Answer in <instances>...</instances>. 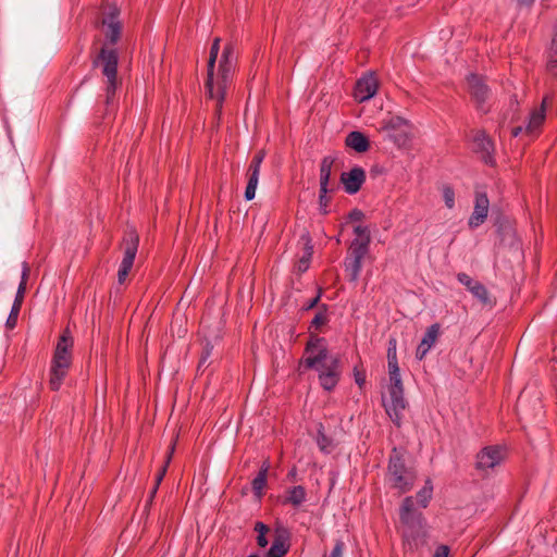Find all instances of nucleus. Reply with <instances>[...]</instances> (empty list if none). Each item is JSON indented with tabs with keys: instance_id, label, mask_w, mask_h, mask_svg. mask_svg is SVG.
I'll return each instance as SVG.
<instances>
[{
	"instance_id": "f257e3e1",
	"label": "nucleus",
	"mask_w": 557,
	"mask_h": 557,
	"mask_svg": "<svg viewBox=\"0 0 557 557\" xmlns=\"http://www.w3.org/2000/svg\"><path fill=\"white\" fill-rule=\"evenodd\" d=\"M220 41L221 39L219 37L214 38L210 48L206 81V89L209 98L215 100V115L219 119L222 113L226 88L232 82L235 64L234 47L226 45L219 61L218 73L216 75L214 74V66L220 51Z\"/></svg>"
},
{
	"instance_id": "f03ea898",
	"label": "nucleus",
	"mask_w": 557,
	"mask_h": 557,
	"mask_svg": "<svg viewBox=\"0 0 557 557\" xmlns=\"http://www.w3.org/2000/svg\"><path fill=\"white\" fill-rule=\"evenodd\" d=\"M304 363L306 368L315 369L319 372V381L325 391H332L341 377V363L335 355H331L324 345L323 338L311 337L307 343Z\"/></svg>"
},
{
	"instance_id": "7ed1b4c3",
	"label": "nucleus",
	"mask_w": 557,
	"mask_h": 557,
	"mask_svg": "<svg viewBox=\"0 0 557 557\" xmlns=\"http://www.w3.org/2000/svg\"><path fill=\"white\" fill-rule=\"evenodd\" d=\"M399 520L405 541L411 548L413 546L417 547L419 542L425 536L424 519L422 513L414 509V503L411 496L403 500L399 510Z\"/></svg>"
},
{
	"instance_id": "20e7f679",
	"label": "nucleus",
	"mask_w": 557,
	"mask_h": 557,
	"mask_svg": "<svg viewBox=\"0 0 557 557\" xmlns=\"http://www.w3.org/2000/svg\"><path fill=\"white\" fill-rule=\"evenodd\" d=\"M119 54L115 49L102 47L97 58L94 60V66H100L104 77L106 106L109 109L114 101L115 92L121 86L122 81L117 77Z\"/></svg>"
},
{
	"instance_id": "39448f33",
	"label": "nucleus",
	"mask_w": 557,
	"mask_h": 557,
	"mask_svg": "<svg viewBox=\"0 0 557 557\" xmlns=\"http://www.w3.org/2000/svg\"><path fill=\"white\" fill-rule=\"evenodd\" d=\"M72 347L73 338L70 331L66 329L59 338L52 359L49 380V385L52 391H58L61 387L67 374L72 363Z\"/></svg>"
},
{
	"instance_id": "423d86ee",
	"label": "nucleus",
	"mask_w": 557,
	"mask_h": 557,
	"mask_svg": "<svg viewBox=\"0 0 557 557\" xmlns=\"http://www.w3.org/2000/svg\"><path fill=\"white\" fill-rule=\"evenodd\" d=\"M387 478L391 486L398 490L399 493L411 490L414 484V473L405 466L396 448L393 449V454L389 457Z\"/></svg>"
},
{
	"instance_id": "0eeeda50",
	"label": "nucleus",
	"mask_w": 557,
	"mask_h": 557,
	"mask_svg": "<svg viewBox=\"0 0 557 557\" xmlns=\"http://www.w3.org/2000/svg\"><path fill=\"white\" fill-rule=\"evenodd\" d=\"M139 244V236L135 230H129L126 232L123 242V259L117 272V281L120 284H123L133 268L134 260L137 253Z\"/></svg>"
},
{
	"instance_id": "6e6552de",
	"label": "nucleus",
	"mask_w": 557,
	"mask_h": 557,
	"mask_svg": "<svg viewBox=\"0 0 557 557\" xmlns=\"http://www.w3.org/2000/svg\"><path fill=\"white\" fill-rule=\"evenodd\" d=\"M382 129L388 133L389 138L398 146L406 147L411 138V124L401 116H391L383 122Z\"/></svg>"
},
{
	"instance_id": "1a4fd4ad",
	"label": "nucleus",
	"mask_w": 557,
	"mask_h": 557,
	"mask_svg": "<svg viewBox=\"0 0 557 557\" xmlns=\"http://www.w3.org/2000/svg\"><path fill=\"white\" fill-rule=\"evenodd\" d=\"M468 90L476 104V109L487 112L486 102L490 97V89L482 76L470 74L467 77Z\"/></svg>"
},
{
	"instance_id": "9d476101",
	"label": "nucleus",
	"mask_w": 557,
	"mask_h": 557,
	"mask_svg": "<svg viewBox=\"0 0 557 557\" xmlns=\"http://www.w3.org/2000/svg\"><path fill=\"white\" fill-rule=\"evenodd\" d=\"M120 10L115 5H110L103 11L102 25L104 27L106 38L110 44L117 42L121 36L122 25L119 21Z\"/></svg>"
},
{
	"instance_id": "9b49d317",
	"label": "nucleus",
	"mask_w": 557,
	"mask_h": 557,
	"mask_svg": "<svg viewBox=\"0 0 557 557\" xmlns=\"http://www.w3.org/2000/svg\"><path fill=\"white\" fill-rule=\"evenodd\" d=\"M504 459L505 453L500 447L487 446L476 455L475 467L478 470L487 471L499 466Z\"/></svg>"
},
{
	"instance_id": "f8f14e48",
	"label": "nucleus",
	"mask_w": 557,
	"mask_h": 557,
	"mask_svg": "<svg viewBox=\"0 0 557 557\" xmlns=\"http://www.w3.org/2000/svg\"><path fill=\"white\" fill-rule=\"evenodd\" d=\"M383 403L389 418L399 425L401 412L406 408L404 389L388 388V399H384Z\"/></svg>"
},
{
	"instance_id": "ddd939ff",
	"label": "nucleus",
	"mask_w": 557,
	"mask_h": 557,
	"mask_svg": "<svg viewBox=\"0 0 557 557\" xmlns=\"http://www.w3.org/2000/svg\"><path fill=\"white\" fill-rule=\"evenodd\" d=\"M377 79L373 74L361 77L357 83L354 91L355 99L359 102L371 99L377 91Z\"/></svg>"
},
{
	"instance_id": "4468645a",
	"label": "nucleus",
	"mask_w": 557,
	"mask_h": 557,
	"mask_svg": "<svg viewBox=\"0 0 557 557\" xmlns=\"http://www.w3.org/2000/svg\"><path fill=\"white\" fill-rule=\"evenodd\" d=\"M490 201L485 193L475 191V202L473 212L469 219V226L475 228L484 223L487 218Z\"/></svg>"
},
{
	"instance_id": "2eb2a0df",
	"label": "nucleus",
	"mask_w": 557,
	"mask_h": 557,
	"mask_svg": "<svg viewBox=\"0 0 557 557\" xmlns=\"http://www.w3.org/2000/svg\"><path fill=\"white\" fill-rule=\"evenodd\" d=\"M366 181V172L362 168L356 166L349 172H343L341 183L347 194L354 195L358 193Z\"/></svg>"
},
{
	"instance_id": "dca6fc26",
	"label": "nucleus",
	"mask_w": 557,
	"mask_h": 557,
	"mask_svg": "<svg viewBox=\"0 0 557 557\" xmlns=\"http://www.w3.org/2000/svg\"><path fill=\"white\" fill-rule=\"evenodd\" d=\"M473 150L481 154L485 163L492 162L494 145L490 137L483 131H476L473 137Z\"/></svg>"
},
{
	"instance_id": "f3484780",
	"label": "nucleus",
	"mask_w": 557,
	"mask_h": 557,
	"mask_svg": "<svg viewBox=\"0 0 557 557\" xmlns=\"http://www.w3.org/2000/svg\"><path fill=\"white\" fill-rule=\"evenodd\" d=\"M440 331H441V327H440V324H437V323L432 324L430 327H428V330H426V332L416 351V357L419 360H422L425 357V355L428 354V351L431 349V347L436 343V341L440 336Z\"/></svg>"
},
{
	"instance_id": "a211bd4d",
	"label": "nucleus",
	"mask_w": 557,
	"mask_h": 557,
	"mask_svg": "<svg viewBox=\"0 0 557 557\" xmlns=\"http://www.w3.org/2000/svg\"><path fill=\"white\" fill-rule=\"evenodd\" d=\"M345 144L359 153L366 152L369 149V139L358 131L350 132L345 139Z\"/></svg>"
},
{
	"instance_id": "6ab92c4d",
	"label": "nucleus",
	"mask_w": 557,
	"mask_h": 557,
	"mask_svg": "<svg viewBox=\"0 0 557 557\" xmlns=\"http://www.w3.org/2000/svg\"><path fill=\"white\" fill-rule=\"evenodd\" d=\"M335 159L333 157H324L320 164V187L321 191H325L329 188V182L331 177L332 166Z\"/></svg>"
},
{
	"instance_id": "aec40b11",
	"label": "nucleus",
	"mask_w": 557,
	"mask_h": 557,
	"mask_svg": "<svg viewBox=\"0 0 557 557\" xmlns=\"http://www.w3.org/2000/svg\"><path fill=\"white\" fill-rule=\"evenodd\" d=\"M472 296L479 300L483 308H493L496 304V299L490 294L487 288L483 284H478L471 292Z\"/></svg>"
},
{
	"instance_id": "412c9836",
	"label": "nucleus",
	"mask_w": 557,
	"mask_h": 557,
	"mask_svg": "<svg viewBox=\"0 0 557 557\" xmlns=\"http://www.w3.org/2000/svg\"><path fill=\"white\" fill-rule=\"evenodd\" d=\"M306 500V490L301 485L294 486L286 492L284 504H290L294 507L300 506Z\"/></svg>"
},
{
	"instance_id": "4be33fe9",
	"label": "nucleus",
	"mask_w": 557,
	"mask_h": 557,
	"mask_svg": "<svg viewBox=\"0 0 557 557\" xmlns=\"http://www.w3.org/2000/svg\"><path fill=\"white\" fill-rule=\"evenodd\" d=\"M288 550L285 544V537L282 534L276 535L274 539L267 557H284Z\"/></svg>"
},
{
	"instance_id": "5701e85b",
	"label": "nucleus",
	"mask_w": 557,
	"mask_h": 557,
	"mask_svg": "<svg viewBox=\"0 0 557 557\" xmlns=\"http://www.w3.org/2000/svg\"><path fill=\"white\" fill-rule=\"evenodd\" d=\"M369 245V240L354 239L349 248V257L362 260L368 253Z\"/></svg>"
},
{
	"instance_id": "b1692460",
	"label": "nucleus",
	"mask_w": 557,
	"mask_h": 557,
	"mask_svg": "<svg viewBox=\"0 0 557 557\" xmlns=\"http://www.w3.org/2000/svg\"><path fill=\"white\" fill-rule=\"evenodd\" d=\"M269 463L264 462L258 473V475L252 481V490L256 495L261 496L262 490L265 486L267 483V475L269 470Z\"/></svg>"
},
{
	"instance_id": "393cba45",
	"label": "nucleus",
	"mask_w": 557,
	"mask_h": 557,
	"mask_svg": "<svg viewBox=\"0 0 557 557\" xmlns=\"http://www.w3.org/2000/svg\"><path fill=\"white\" fill-rule=\"evenodd\" d=\"M345 267L350 281L356 282L362 268V260L349 257L345 263Z\"/></svg>"
},
{
	"instance_id": "a878e982",
	"label": "nucleus",
	"mask_w": 557,
	"mask_h": 557,
	"mask_svg": "<svg viewBox=\"0 0 557 557\" xmlns=\"http://www.w3.org/2000/svg\"><path fill=\"white\" fill-rule=\"evenodd\" d=\"M545 120V112H543V109H534L531 112L530 120L527 126L528 133H533L536 129L540 128V126L543 124Z\"/></svg>"
},
{
	"instance_id": "bb28decb",
	"label": "nucleus",
	"mask_w": 557,
	"mask_h": 557,
	"mask_svg": "<svg viewBox=\"0 0 557 557\" xmlns=\"http://www.w3.org/2000/svg\"><path fill=\"white\" fill-rule=\"evenodd\" d=\"M174 449H175V444L173 443L169 449V453L166 455V459H165V463L164 466L161 468V470L159 471L157 478H156V484L151 491V495H150V498H149V502L152 500L154 494L157 493V490H158V486L159 484L161 483V481L163 480L164 475H165V472H166V468L172 459V456L174 454Z\"/></svg>"
},
{
	"instance_id": "cd10ccee",
	"label": "nucleus",
	"mask_w": 557,
	"mask_h": 557,
	"mask_svg": "<svg viewBox=\"0 0 557 557\" xmlns=\"http://www.w3.org/2000/svg\"><path fill=\"white\" fill-rule=\"evenodd\" d=\"M259 174L260 173L247 172L248 183L245 190L246 200H252L255 198L259 182Z\"/></svg>"
},
{
	"instance_id": "c85d7f7f",
	"label": "nucleus",
	"mask_w": 557,
	"mask_h": 557,
	"mask_svg": "<svg viewBox=\"0 0 557 557\" xmlns=\"http://www.w3.org/2000/svg\"><path fill=\"white\" fill-rule=\"evenodd\" d=\"M433 486L430 479L426 480L425 485L417 493V499L421 507L425 508L432 498Z\"/></svg>"
},
{
	"instance_id": "c756f323",
	"label": "nucleus",
	"mask_w": 557,
	"mask_h": 557,
	"mask_svg": "<svg viewBox=\"0 0 557 557\" xmlns=\"http://www.w3.org/2000/svg\"><path fill=\"white\" fill-rule=\"evenodd\" d=\"M547 71L550 75L557 76V35L552 42L550 52L547 61Z\"/></svg>"
},
{
	"instance_id": "7c9ffc66",
	"label": "nucleus",
	"mask_w": 557,
	"mask_h": 557,
	"mask_svg": "<svg viewBox=\"0 0 557 557\" xmlns=\"http://www.w3.org/2000/svg\"><path fill=\"white\" fill-rule=\"evenodd\" d=\"M388 374H389V386L388 388H395L396 391L404 389L403 382L400 377L399 367L398 366H388Z\"/></svg>"
},
{
	"instance_id": "2f4dec72",
	"label": "nucleus",
	"mask_w": 557,
	"mask_h": 557,
	"mask_svg": "<svg viewBox=\"0 0 557 557\" xmlns=\"http://www.w3.org/2000/svg\"><path fill=\"white\" fill-rule=\"evenodd\" d=\"M388 374H389V386L388 388H395L396 391L404 389L403 382L400 377L399 367L398 366H388Z\"/></svg>"
},
{
	"instance_id": "473e14b6",
	"label": "nucleus",
	"mask_w": 557,
	"mask_h": 557,
	"mask_svg": "<svg viewBox=\"0 0 557 557\" xmlns=\"http://www.w3.org/2000/svg\"><path fill=\"white\" fill-rule=\"evenodd\" d=\"M387 362H388V366H398L397 341L394 337L389 338V341H388Z\"/></svg>"
},
{
	"instance_id": "72a5a7b5",
	"label": "nucleus",
	"mask_w": 557,
	"mask_h": 557,
	"mask_svg": "<svg viewBox=\"0 0 557 557\" xmlns=\"http://www.w3.org/2000/svg\"><path fill=\"white\" fill-rule=\"evenodd\" d=\"M265 157L264 150H259L251 159L247 172L260 173V166Z\"/></svg>"
},
{
	"instance_id": "f704fd0d",
	"label": "nucleus",
	"mask_w": 557,
	"mask_h": 557,
	"mask_svg": "<svg viewBox=\"0 0 557 557\" xmlns=\"http://www.w3.org/2000/svg\"><path fill=\"white\" fill-rule=\"evenodd\" d=\"M265 157L264 150H259L251 159L247 172L260 173V166Z\"/></svg>"
},
{
	"instance_id": "c9c22d12",
	"label": "nucleus",
	"mask_w": 557,
	"mask_h": 557,
	"mask_svg": "<svg viewBox=\"0 0 557 557\" xmlns=\"http://www.w3.org/2000/svg\"><path fill=\"white\" fill-rule=\"evenodd\" d=\"M442 193H443V199H444V202L446 205V207L448 209H453L454 206H455V191L454 189L448 186V185H445L442 189Z\"/></svg>"
},
{
	"instance_id": "e433bc0d",
	"label": "nucleus",
	"mask_w": 557,
	"mask_h": 557,
	"mask_svg": "<svg viewBox=\"0 0 557 557\" xmlns=\"http://www.w3.org/2000/svg\"><path fill=\"white\" fill-rule=\"evenodd\" d=\"M457 280L459 281V283H461L463 286L467 287V289L471 293L475 286H478V284H480L479 281H475L473 278H471L468 274L466 273H459L457 275Z\"/></svg>"
},
{
	"instance_id": "4c0bfd02",
	"label": "nucleus",
	"mask_w": 557,
	"mask_h": 557,
	"mask_svg": "<svg viewBox=\"0 0 557 557\" xmlns=\"http://www.w3.org/2000/svg\"><path fill=\"white\" fill-rule=\"evenodd\" d=\"M21 307L22 306H20V305L13 304L11 312H10L9 318L7 319V323H5L8 329L12 330L15 327Z\"/></svg>"
},
{
	"instance_id": "58836bf2",
	"label": "nucleus",
	"mask_w": 557,
	"mask_h": 557,
	"mask_svg": "<svg viewBox=\"0 0 557 557\" xmlns=\"http://www.w3.org/2000/svg\"><path fill=\"white\" fill-rule=\"evenodd\" d=\"M317 442L322 451H329V448L331 447V441L322 432V426H320V429L318 431Z\"/></svg>"
},
{
	"instance_id": "ea45409f",
	"label": "nucleus",
	"mask_w": 557,
	"mask_h": 557,
	"mask_svg": "<svg viewBox=\"0 0 557 557\" xmlns=\"http://www.w3.org/2000/svg\"><path fill=\"white\" fill-rule=\"evenodd\" d=\"M354 232L358 237H360V240H369V243L371 242L370 230L367 226L357 225L354 228Z\"/></svg>"
},
{
	"instance_id": "a19ab883",
	"label": "nucleus",
	"mask_w": 557,
	"mask_h": 557,
	"mask_svg": "<svg viewBox=\"0 0 557 557\" xmlns=\"http://www.w3.org/2000/svg\"><path fill=\"white\" fill-rule=\"evenodd\" d=\"M326 322H327V317H326L325 310L319 311L315 313L314 318L312 319L311 325L314 326L315 329H319L322 325H324Z\"/></svg>"
},
{
	"instance_id": "79ce46f5",
	"label": "nucleus",
	"mask_w": 557,
	"mask_h": 557,
	"mask_svg": "<svg viewBox=\"0 0 557 557\" xmlns=\"http://www.w3.org/2000/svg\"><path fill=\"white\" fill-rule=\"evenodd\" d=\"M345 543L342 540H336L335 545L329 556L325 557H343Z\"/></svg>"
},
{
	"instance_id": "37998d69",
	"label": "nucleus",
	"mask_w": 557,
	"mask_h": 557,
	"mask_svg": "<svg viewBox=\"0 0 557 557\" xmlns=\"http://www.w3.org/2000/svg\"><path fill=\"white\" fill-rule=\"evenodd\" d=\"M311 255H312V247L308 246L307 247V256L302 257L298 262V271L304 272L308 269L309 258L311 257Z\"/></svg>"
},
{
	"instance_id": "c03bdc74",
	"label": "nucleus",
	"mask_w": 557,
	"mask_h": 557,
	"mask_svg": "<svg viewBox=\"0 0 557 557\" xmlns=\"http://www.w3.org/2000/svg\"><path fill=\"white\" fill-rule=\"evenodd\" d=\"M25 292H26V286L24 284H20L18 288H17V293H16L15 299H14V302H13L14 305L22 306Z\"/></svg>"
},
{
	"instance_id": "a18cd8bd",
	"label": "nucleus",
	"mask_w": 557,
	"mask_h": 557,
	"mask_svg": "<svg viewBox=\"0 0 557 557\" xmlns=\"http://www.w3.org/2000/svg\"><path fill=\"white\" fill-rule=\"evenodd\" d=\"M364 213L359 209H354L349 212L348 219L352 222H358L363 220Z\"/></svg>"
},
{
	"instance_id": "49530a36",
	"label": "nucleus",
	"mask_w": 557,
	"mask_h": 557,
	"mask_svg": "<svg viewBox=\"0 0 557 557\" xmlns=\"http://www.w3.org/2000/svg\"><path fill=\"white\" fill-rule=\"evenodd\" d=\"M354 374H355L356 383L359 385V387H362L363 384L366 383V374H364V372L359 371L357 368H355Z\"/></svg>"
},
{
	"instance_id": "de8ad7c7",
	"label": "nucleus",
	"mask_w": 557,
	"mask_h": 557,
	"mask_svg": "<svg viewBox=\"0 0 557 557\" xmlns=\"http://www.w3.org/2000/svg\"><path fill=\"white\" fill-rule=\"evenodd\" d=\"M331 189H329V188H326L325 191H321L320 190V195H319V205H320V207H327L329 206L330 198L327 197V193Z\"/></svg>"
},
{
	"instance_id": "09e8293b",
	"label": "nucleus",
	"mask_w": 557,
	"mask_h": 557,
	"mask_svg": "<svg viewBox=\"0 0 557 557\" xmlns=\"http://www.w3.org/2000/svg\"><path fill=\"white\" fill-rule=\"evenodd\" d=\"M30 269L27 263H23V272H22V280L20 284H24L26 286L27 280L29 276Z\"/></svg>"
},
{
	"instance_id": "8fccbe9b",
	"label": "nucleus",
	"mask_w": 557,
	"mask_h": 557,
	"mask_svg": "<svg viewBox=\"0 0 557 557\" xmlns=\"http://www.w3.org/2000/svg\"><path fill=\"white\" fill-rule=\"evenodd\" d=\"M449 548L445 545L437 547L433 557H447Z\"/></svg>"
},
{
	"instance_id": "3c124183",
	"label": "nucleus",
	"mask_w": 557,
	"mask_h": 557,
	"mask_svg": "<svg viewBox=\"0 0 557 557\" xmlns=\"http://www.w3.org/2000/svg\"><path fill=\"white\" fill-rule=\"evenodd\" d=\"M255 531H256L258 534H267V533L269 532V528H268V525H265L263 522L258 521V522L255 524Z\"/></svg>"
},
{
	"instance_id": "603ef678",
	"label": "nucleus",
	"mask_w": 557,
	"mask_h": 557,
	"mask_svg": "<svg viewBox=\"0 0 557 557\" xmlns=\"http://www.w3.org/2000/svg\"><path fill=\"white\" fill-rule=\"evenodd\" d=\"M257 543L260 547H265L268 545V540L265 534H258Z\"/></svg>"
},
{
	"instance_id": "864d4df0",
	"label": "nucleus",
	"mask_w": 557,
	"mask_h": 557,
	"mask_svg": "<svg viewBox=\"0 0 557 557\" xmlns=\"http://www.w3.org/2000/svg\"><path fill=\"white\" fill-rule=\"evenodd\" d=\"M552 102V97L549 95H546L541 103V107L539 109H543V112L546 111V107Z\"/></svg>"
},
{
	"instance_id": "5fc2aeb1",
	"label": "nucleus",
	"mask_w": 557,
	"mask_h": 557,
	"mask_svg": "<svg viewBox=\"0 0 557 557\" xmlns=\"http://www.w3.org/2000/svg\"><path fill=\"white\" fill-rule=\"evenodd\" d=\"M319 300H320V295H318L317 297L311 299L310 302L306 306V309L307 310L312 309L318 304Z\"/></svg>"
},
{
	"instance_id": "6e6d98bb",
	"label": "nucleus",
	"mask_w": 557,
	"mask_h": 557,
	"mask_svg": "<svg viewBox=\"0 0 557 557\" xmlns=\"http://www.w3.org/2000/svg\"><path fill=\"white\" fill-rule=\"evenodd\" d=\"M209 355H210V350L208 348H206L203 355L201 356L199 366H202L206 362V360L208 359Z\"/></svg>"
},
{
	"instance_id": "4d7b16f0",
	"label": "nucleus",
	"mask_w": 557,
	"mask_h": 557,
	"mask_svg": "<svg viewBox=\"0 0 557 557\" xmlns=\"http://www.w3.org/2000/svg\"><path fill=\"white\" fill-rule=\"evenodd\" d=\"M521 131H522L521 126L515 127L512 129V136H515V137L518 136L521 133Z\"/></svg>"
},
{
	"instance_id": "13d9d810",
	"label": "nucleus",
	"mask_w": 557,
	"mask_h": 557,
	"mask_svg": "<svg viewBox=\"0 0 557 557\" xmlns=\"http://www.w3.org/2000/svg\"><path fill=\"white\" fill-rule=\"evenodd\" d=\"M517 1H518V3H520V4H527V5H529V4L533 3V1H534V0H517Z\"/></svg>"
},
{
	"instance_id": "bf43d9fd",
	"label": "nucleus",
	"mask_w": 557,
	"mask_h": 557,
	"mask_svg": "<svg viewBox=\"0 0 557 557\" xmlns=\"http://www.w3.org/2000/svg\"><path fill=\"white\" fill-rule=\"evenodd\" d=\"M288 476H290V478L295 479V476H296V470H295V469H293V470L288 473Z\"/></svg>"
},
{
	"instance_id": "052dcab7",
	"label": "nucleus",
	"mask_w": 557,
	"mask_h": 557,
	"mask_svg": "<svg viewBox=\"0 0 557 557\" xmlns=\"http://www.w3.org/2000/svg\"><path fill=\"white\" fill-rule=\"evenodd\" d=\"M320 208H321V211H322L323 214L327 213V209H326L327 207H320Z\"/></svg>"
}]
</instances>
